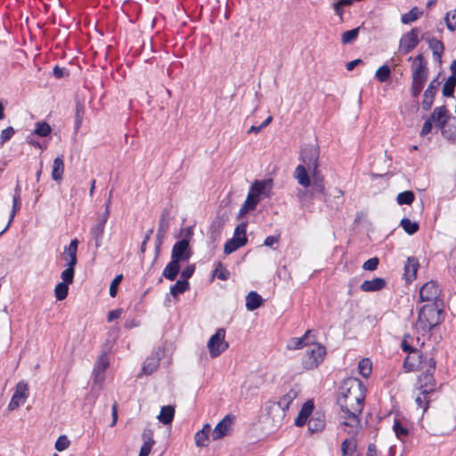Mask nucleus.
Instances as JSON below:
<instances>
[{
  "mask_svg": "<svg viewBox=\"0 0 456 456\" xmlns=\"http://www.w3.org/2000/svg\"><path fill=\"white\" fill-rule=\"evenodd\" d=\"M364 397V387L358 379L348 378L339 387L337 401L341 409V425L348 435H356L360 430L359 414L363 408Z\"/></svg>",
  "mask_w": 456,
  "mask_h": 456,
  "instance_id": "1",
  "label": "nucleus"
},
{
  "mask_svg": "<svg viewBox=\"0 0 456 456\" xmlns=\"http://www.w3.org/2000/svg\"><path fill=\"white\" fill-rule=\"evenodd\" d=\"M273 181L271 178L255 180L248 190L246 200L241 205L237 218L243 217L248 212L256 209L262 199L270 198L273 194Z\"/></svg>",
  "mask_w": 456,
  "mask_h": 456,
  "instance_id": "2",
  "label": "nucleus"
},
{
  "mask_svg": "<svg viewBox=\"0 0 456 456\" xmlns=\"http://www.w3.org/2000/svg\"><path fill=\"white\" fill-rule=\"evenodd\" d=\"M303 164H299L294 172V177L297 183L304 188H308L311 179L308 174L314 173L319 170V149L310 145L305 147L300 154Z\"/></svg>",
  "mask_w": 456,
  "mask_h": 456,
  "instance_id": "3",
  "label": "nucleus"
},
{
  "mask_svg": "<svg viewBox=\"0 0 456 456\" xmlns=\"http://www.w3.org/2000/svg\"><path fill=\"white\" fill-rule=\"evenodd\" d=\"M444 304L436 305L425 304L419 311L418 319L415 322V330L425 335L431 330L437 327L444 321Z\"/></svg>",
  "mask_w": 456,
  "mask_h": 456,
  "instance_id": "4",
  "label": "nucleus"
},
{
  "mask_svg": "<svg viewBox=\"0 0 456 456\" xmlns=\"http://www.w3.org/2000/svg\"><path fill=\"white\" fill-rule=\"evenodd\" d=\"M412 80L411 86V95L417 98L422 92L428 80V69L425 63L422 54H418L412 62Z\"/></svg>",
  "mask_w": 456,
  "mask_h": 456,
  "instance_id": "5",
  "label": "nucleus"
},
{
  "mask_svg": "<svg viewBox=\"0 0 456 456\" xmlns=\"http://www.w3.org/2000/svg\"><path fill=\"white\" fill-rule=\"evenodd\" d=\"M311 179V183L308 187L310 190H300L297 196L301 202H305L307 199L325 200L327 198V191L325 188L324 177L321 171L308 174Z\"/></svg>",
  "mask_w": 456,
  "mask_h": 456,
  "instance_id": "6",
  "label": "nucleus"
},
{
  "mask_svg": "<svg viewBox=\"0 0 456 456\" xmlns=\"http://www.w3.org/2000/svg\"><path fill=\"white\" fill-rule=\"evenodd\" d=\"M326 354V348L315 342L314 338L312 342L306 346L305 354L302 359L303 367L305 370H314L319 366L323 361Z\"/></svg>",
  "mask_w": 456,
  "mask_h": 456,
  "instance_id": "7",
  "label": "nucleus"
},
{
  "mask_svg": "<svg viewBox=\"0 0 456 456\" xmlns=\"http://www.w3.org/2000/svg\"><path fill=\"white\" fill-rule=\"evenodd\" d=\"M425 369L421 371L416 383V388L423 391L424 394H431L436 389V381L434 372L436 370L435 359H428L425 363Z\"/></svg>",
  "mask_w": 456,
  "mask_h": 456,
  "instance_id": "8",
  "label": "nucleus"
},
{
  "mask_svg": "<svg viewBox=\"0 0 456 456\" xmlns=\"http://www.w3.org/2000/svg\"><path fill=\"white\" fill-rule=\"evenodd\" d=\"M228 346L229 344L225 341V330L223 328L218 329L208 342V349L213 358L219 356Z\"/></svg>",
  "mask_w": 456,
  "mask_h": 456,
  "instance_id": "9",
  "label": "nucleus"
},
{
  "mask_svg": "<svg viewBox=\"0 0 456 456\" xmlns=\"http://www.w3.org/2000/svg\"><path fill=\"white\" fill-rule=\"evenodd\" d=\"M445 117V106L436 107L433 112L427 118L426 121L423 124V126L420 131V136L424 137L428 135L433 126L439 129V126L443 123L444 118Z\"/></svg>",
  "mask_w": 456,
  "mask_h": 456,
  "instance_id": "10",
  "label": "nucleus"
},
{
  "mask_svg": "<svg viewBox=\"0 0 456 456\" xmlns=\"http://www.w3.org/2000/svg\"><path fill=\"white\" fill-rule=\"evenodd\" d=\"M428 359H434L428 354H423L418 349L412 350L408 354L407 357L404 360V366L409 370H423L425 369V363Z\"/></svg>",
  "mask_w": 456,
  "mask_h": 456,
  "instance_id": "11",
  "label": "nucleus"
},
{
  "mask_svg": "<svg viewBox=\"0 0 456 456\" xmlns=\"http://www.w3.org/2000/svg\"><path fill=\"white\" fill-rule=\"evenodd\" d=\"M419 32L418 28H413L402 36L398 47V52L401 54H408L418 45L419 42Z\"/></svg>",
  "mask_w": 456,
  "mask_h": 456,
  "instance_id": "12",
  "label": "nucleus"
},
{
  "mask_svg": "<svg viewBox=\"0 0 456 456\" xmlns=\"http://www.w3.org/2000/svg\"><path fill=\"white\" fill-rule=\"evenodd\" d=\"M28 387L24 381H20L16 385L15 391L9 403L8 408L13 411L22 405L28 397Z\"/></svg>",
  "mask_w": 456,
  "mask_h": 456,
  "instance_id": "13",
  "label": "nucleus"
},
{
  "mask_svg": "<svg viewBox=\"0 0 456 456\" xmlns=\"http://www.w3.org/2000/svg\"><path fill=\"white\" fill-rule=\"evenodd\" d=\"M443 123L439 126V129L441 130L442 135L449 140L455 141L456 140V118L452 116V114L445 108V117L444 118Z\"/></svg>",
  "mask_w": 456,
  "mask_h": 456,
  "instance_id": "14",
  "label": "nucleus"
},
{
  "mask_svg": "<svg viewBox=\"0 0 456 456\" xmlns=\"http://www.w3.org/2000/svg\"><path fill=\"white\" fill-rule=\"evenodd\" d=\"M191 257L188 239H182L176 241L172 248L171 259L177 262L188 261Z\"/></svg>",
  "mask_w": 456,
  "mask_h": 456,
  "instance_id": "15",
  "label": "nucleus"
},
{
  "mask_svg": "<svg viewBox=\"0 0 456 456\" xmlns=\"http://www.w3.org/2000/svg\"><path fill=\"white\" fill-rule=\"evenodd\" d=\"M419 299L430 305L444 303L439 287H419Z\"/></svg>",
  "mask_w": 456,
  "mask_h": 456,
  "instance_id": "16",
  "label": "nucleus"
},
{
  "mask_svg": "<svg viewBox=\"0 0 456 456\" xmlns=\"http://www.w3.org/2000/svg\"><path fill=\"white\" fill-rule=\"evenodd\" d=\"M439 86L440 82L438 80V77L430 81L428 88L424 91L423 94V100L421 102V108L423 110L428 111L431 109Z\"/></svg>",
  "mask_w": 456,
  "mask_h": 456,
  "instance_id": "17",
  "label": "nucleus"
},
{
  "mask_svg": "<svg viewBox=\"0 0 456 456\" xmlns=\"http://www.w3.org/2000/svg\"><path fill=\"white\" fill-rule=\"evenodd\" d=\"M163 353V349L159 347L148 356L143 362L142 372L145 375L153 373L159 368Z\"/></svg>",
  "mask_w": 456,
  "mask_h": 456,
  "instance_id": "18",
  "label": "nucleus"
},
{
  "mask_svg": "<svg viewBox=\"0 0 456 456\" xmlns=\"http://www.w3.org/2000/svg\"><path fill=\"white\" fill-rule=\"evenodd\" d=\"M232 420L233 416L228 414L219 421L212 431V439L216 441L227 436L231 430Z\"/></svg>",
  "mask_w": 456,
  "mask_h": 456,
  "instance_id": "19",
  "label": "nucleus"
},
{
  "mask_svg": "<svg viewBox=\"0 0 456 456\" xmlns=\"http://www.w3.org/2000/svg\"><path fill=\"white\" fill-rule=\"evenodd\" d=\"M110 362L106 354H102L96 361L93 375L94 383H102L105 379V370Z\"/></svg>",
  "mask_w": 456,
  "mask_h": 456,
  "instance_id": "20",
  "label": "nucleus"
},
{
  "mask_svg": "<svg viewBox=\"0 0 456 456\" xmlns=\"http://www.w3.org/2000/svg\"><path fill=\"white\" fill-rule=\"evenodd\" d=\"M266 411L272 419L273 426L280 427L286 416V411L276 402H270L266 406Z\"/></svg>",
  "mask_w": 456,
  "mask_h": 456,
  "instance_id": "21",
  "label": "nucleus"
},
{
  "mask_svg": "<svg viewBox=\"0 0 456 456\" xmlns=\"http://www.w3.org/2000/svg\"><path fill=\"white\" fill-rule=\"evenodd\" d=\"M419 266V262L415 257L407 258L403 267V279L405 280L406 283H411L416 279Z\"/></svg>",
  "mask_w": 456,
  "mask_h": 456,
  "instance_id": "22",
  "label": "nucleus"
},
{
  "mask_svg": "<svg viewBox=\"0 0 456 456\" xmlns=\"http://www.w3.org/2000/svg\"><path fill=\"white\" fill-rule=\"evenodd\" d=\"M313 338L312 330H308L303 337L290 338L288 341L286 347L289 350H297L306 347L312 342Z\"/></svg>",
  "mask_w": 456,
  "mask_h": 456,
  "instance_id": "23",
  "label": "nucleus"
},
{
  "mask_svg": "<svg viewBox=\"0 0 456 456\" xmlns=\"http://www.w3.org/2000/svg\"><path fill=\"white\" fill-rule=\"evenodd\" d=\"M170 226V213L168 209H164L160 215L159 222V227H158V232H157V240H158V246H159L162 242V239L167 232Z\"/></svg>",
  "mask_w": 456,
  "mask_h": 456,
  "instance_id": "24",
  "label": "nucleus"
},
{
  "mask_svg": "<svg viewBox=\"0 0 456 456\" xmlns=\"http://www.w3.org/2000/svg\"><path fill=\"white\" fill-rule=\"evenodd\" d=\"M78 240L73 239L70 243L64 248L63 255L66 260L67 265L75 266L77 265V251Z\"/></svg>",
  "mask_w": 456,
  "mask_h": 456,
  "instance_id": "25",
  "label": "nucleus"
},
{
  "mask_svg": "<svg viewBox=\"0 0 456 456\" xmlns=\"http://www.w3.org/2000/svg\"><path fill=\"white\" fill-rule=\"evenodd\" d=\"M325 417L322 413H314L308 420V430L311 433L321 432L325 428Z\"/></svg>",
  "mask_w": 456,
  "mask_h": 456,
  "instance_id": "26",
  "label": "nucleus"
},
{
  "mask_svg": "<svg viewBox=\"0 0 456 456\" xmlns=\"http://www.w3.org/2000/svg\"><path fill=\"white\" fill-rule=\"evenodd\" d=\"M313 410L314 404L312 402L308 401L305 403L295 419V425L297 427H303L307 422V419L310 417Z\"/></svg>",
  "mask_w": 456,
  "mask_h": 456,
  "instance_id": "27",
  "label": "nucleus"
},
{
  "mask_svg": "<svg viewBox=\"0 0 456 456\" xmlns=\"http://www.w3.org/2000/svg\"><path fill=\"white\" fill-rule=\"evenodd\" d=\"M64 173V161L62 157H56L53 163L52 167V179L56 183H60L62 180V175Z\"/></svg>",
  "mask_w": 456,
  "mask_h": 456,
  "instance_id": "28",
  "label": "nucleus"
},
{
  "mask_svg": "<svg viewBox=\"0 0 456 456\" xmlns=\"http://www.w3.org/2000/svg\"><path fill=\"white\" fill-rule=\"evenodd\" d=\"M180 262L171 259L162 272V276L174 281L180 272Z\"/></svg>",
  "mask_w": 456,
  "mask_h": 456,
  "instance_id": "29",
  "label": "nucleus"
},
{
  "mask_svg": "<svg viewBox=\"0 0 456 456\" xmlns=\"http://www.w3.org/2000/svg\"><path fill=\"white\" fill-rule=\"evenodd\" d=\"M20 189L18 185L16 187V189L14 191V194L12 196V211L10 214L9 222H8L7 225L5 226V228L0 232V235L3 234L9 228V226L11 225L12 222L14 219L16 213L20 210Z\"/></svg>",
  "mask_w": 456,
  "mask_h": 456,
  "instance_id": "30",
  "label": "nucleus"
},
{
  "mask_svg": "<svg viewBox=\"0 0 456 456\" xmlns=\"http://www.w3.org/2000/svg\"><path fill=\"white\" fill-rule=\"evenodd\" d=\"M264 303L263 297L256 291H250L246 296V308L248 311H254L259 308Z\"/></svg>",
  "mask_w": 456,
  "mask_h": 456,
  "instance_id": "31",
  "label": "nucleus"
},
{
  "mask_svg": "<svg viewBox=\"0 0 456 456\" xmlns=\"http://www.w3.org/2000/svg\"><path fill=\"white\" fill-rule=\"evenodd\" d=\"M211 430V426L207 423L203 428L198 431L194 436L195 444L198 447H205L208 445V436Z\"/></svg>",
  "mask_w": 456,
  "mask_h": 456,
  "instance_id": "32",
  "label": "nucleus"
},
{
  "mask_svg": "<svg viewBox=\"0 0 456 456\" xmlns=\"http://www.w3.org/2000/svg\"><path fill=\"white\" fill-rule=\"evenodd\" d=\"M104 229L105 225L102 224H95L91 229H90V236L92 240H94L95 248H98L102 246L103 234H104Z\"/></svg>",
  "mask_w": 456,
  "mask_h": 456,
  "instance_id": "33",
  "label": "nucleus"
},
{
  "mask_svg": "<svg viewBox=\"0 0 456 456\" xmlns=\"http://www.w3.org/2000/svg\"><path fill=\"white\" fill-rule=\"evenodd\" d=\"M298 390L297 388H290L278 402H276L285 411L289 408V405L297 398Z\"/></svg>",
  "mask_w": 456,
  "mask_h": 456,
  "instance_id": "34",
  "label": "nucleus"
},
{
  "mask_svg": "<svg viewBox=\"0 0 456 456\" xmlns=\"http://www.w3.org/2000/svg\"><path fill=\"white\" fill-rule=\"evenodd\" d=\"M86 115V108L85 105L79 102H76L75 106V120H74V131L77 134L82 124Z\"/></svg>",
  "mask_w": 456,
  "mask_h": 456,
  "instance_id": "35",
  "label": "nucleus"
},
{
  "mask_svg": "<svg viewBox=\"0 0 456 456\" xmlns=\"http://www.w3.org/2000/svg\"><path fill=\"white\" fill-rule=\"evenodd\" d=\"M175 416V408L171 405L163 406L160 410V412L158 416V419L159 422L167 425L170 424Z\"/></svg>",
  "mask_w": 456,
  "mask_h": 456,
  "instance_id": "36",
  "label": "nucleus"
},
{
  "mask_svg": "<svg viewBox=\"0 0 456 456\" xmlns=\"http://www.w3.org/2000/svg\"><path fill=\"white\" fill-rule=\"evenodd\" d=\"M350 438L345 439L341 444V452L343 456L353 455L356 450V441L354 439L355 435H350Z\"/></svg>",
  "mask_w": 456,
  "mask_h": 456,
  "instance_id": "37",
  "label": "nucleus"
},
{
  "mask_svg": "<svg viewBox=\"0 0 456 456\" xmlns=\"http://www.w3.org/2000/svg\"><path fill=\"white\" fill-rule=\"evenodd\" d=\"M427 42L428 44L429 48L431 49V51L433 53V55L435 57L438 58L439 60H441L442 54L444 51V46L443 42L436 37L428 38Z\"/></svg>",
  "mask_w": 456,
  "mask_h": 456,
  "instance_id": "38",
  "label": "nucleus"
},
{
  "mask_svg": "<svg viewBox=\"0 0 456 456\" xmlns=\"http://www.w3.org/2000/svg\"><path fill=\"white\" fill-rule=\"evenodd\" d=\"M195 272V265H189L182 272L180 279L174 285H190L188 280Z\"/></svg>",
  "mask_w": 456,
  "mask_h": 456,
  "instance_id": "39",
  "label": "nucleus"
},
{
  "mask_svg": "<svg viewBox=\"0 0 456 456\" xmlns=\"http://www.w3.org/2000/svg\"><path fill=\"white\" fill-rule=\"evenodd\" d=\"M247 226H248L247 222H242L240 224H238L234 230L232 239H233V240L238 239L240 241H243V244H246L248 242V238H247V233H246Z\"/></svg>",
  "mask_w": 456,
  "mask_h": 456,
  "instance_id": "40",
  "label": "nucleus"
},
{
  "mask_svg": "<svg viewBox=\"0 0 456 456\" xmlns=\"http://www.w3.org/2000/svg\"><path fill=\"white\" fill-rule=\"evenodd\" d=\"M422 14V12L418 7H412L408 12L403 13L401 17V21L403 24H410L411 22L418 20Z\"/></svg>",
  "mask_w": 456,
  "mask_h": 456,
  "instance_id": "41",
  "label": "nucleus"
},
{
  "mask_svg": "<svg viewBox=\"0 0 456 456\" xmlns=\"http://www.w3.org/2000/svg\"><path fill=\"white\" fill-rule=\"evenodd\" d=\"M400 225L409 235H413L419 229V225L417 222H412L411 219L406 217L401 220Z\"/></svg>",
  "mask_w": 456,
  "mask_h": 456,
  "instance_id": "42",
  "label": "nucleus"
},
{
  "mask_svg": "<svg viewBox=\"0 0 456 456\" xmlns=\"http://www.w3.org/2000/svg\"><path fill=\"white\" fill-rule=\"evenodd\" d=\"M456 87V77L449 76L443 86V95L444 97H452Z\"/></svg>",
  "mask_w": 456,
  "mask_h": 456,
  "instance_id": "43",
  "label": "nucleus"
},
{
  "mask_svg": "<svg viewBox=\"0 0 456 456\" xmlns=\"http://www.w3.org/2000/svg\"><path fill=\"white\" fill-rule=\"evenodd\" d=\"M360 27L347 30L341 35V41L343 45L350 44L355 41L358 37Z\"/></svg>",
  "mask_w": 456,
  "mask_h": 456,
  "instance_id": "44",
  "label": "nucleus"
},
{
  "mask_svg": "<svg viewBox=\"0 0 456 456\" xmlns=\"http://www.w3.org/2000/svg\"><path fill=\"white\" fill-rule=\"evenodd\" d=\"M390 75L391 69L387 64H385L377 69L375 78L380 83H385L388 80Z\"/></svg>",
  "mask_w": 456,
  "mask_h": 456,
  "instance_id": "45",
  "label": "nucleus"
},
{
  "mask_svg": "<svg viewBox=\"0 0 456 456\" xmlns=\"http://www.w3.org/2000/svg\"><path fill=\"white\" fill-rule=\"evenodd\" d=\"M143 437H144V443L140 449L139 456H149V454L151 453V448L154 444V440L151 436V434H150V436H147L146 433H144Z\"/></svg>",
  "mask_w": 456,
  "mask_h": 456,
  "instance_id": "46",
  "label": "nucleus"
},
{
  "mask_svg": "<svg viewBox=\"0 0 456 456\" xmlns=\"http://www.w3.org/2000/svg\"><path fill=\"white\" fill-rule=\"evenodd\" d=\"M358 370L359 373L364 377L367 378L371 373L372 370V363L370 359L363 358L358 363Z\"/></svg>",
  "mask_w": 456,
  "mask_h": 456,
  "instance_id": "47",
  "label": "nucleus"
},
{
  "mask_svg": "<svg viewBox=\"0 0 456 456\" xmlns=\"http://www.w3.org/2000/svg\"><path fill=\"white\" fill-rule=\"evenodd\" d=\"M245 244H243V241H240V240L236 239H230L228 240L224 248V252L227 255L233 253L240 248L243 247Z\"/></svg>",
  "mask_w": 456,
  "mask_h": 456,
  "instance_id": "48",
  "label": "nucleus"
},
{
  "mask_svg": "<svg viewBox=\"0 0 456 456\" xmlns=\"http://www.w3.org/2000/svg\"><path fill=\"white\" fill-rule=\"evenodd\" d=\"M444 23L450 31H456V9L451 10L445 13Z\"/></svg>",
  "mask_w": 456,
  "mask_h": 456,
  "instance_id": "49",
  "label": "nucleus"
},
{
  "mask_svg": "<svg viewBox=\"0 0 456 456\" xmlns=\"http://www.w3.org/2000/svg\"><path fill=\"white\" fill-rule=\"evenodd\" d=\"M415 199L411 191H405L397 195L396 201L399 205H411Z\"/></svg>",
  "mask_w": 456,
  "mask_h": 456,
  "instance_id": "50",
  "label": "nucleus"
},
{
  "mask_svg": "<svg viewBox=\"0 0 456 456\" xmlns=\"http://www.w3.org/2000/svg\"><path fill=\"white\" fill-rule=\"evenodd\" d=\"M393 430L398 439L403 441L409 434L407 428L403 427L402 423L395 419L393 425Z\"/></svg>",
  "mask_w": 456,
  "mask_h": 456,
  "instance_id": "51",
  "label": "nucleus"
},
{
  "mask_svg": "<svg viewBox=\"0 0 456 456\" xmlns=\"http://www.w3.org/2000/svg\"><path fill=\"white\" fill-rule=\"evenodd\" d=\"M429 394H424L423 391H419V394L415 398V403L419 409L424 413L428 408L429 400L428 399Z\"/></svg>",
  "mask_w": 456,
  "mask_h": 456,
  "instance_id": "52",
  "label": "nucleus"
},
{
  "mask_svg": "<svg viewBox=\"0 0 456 456\" xmlns=\"http://www.w3.org/2000/svg\"><path fill=\"white\" fill-rule=\"evenodd\" d=\"M74 267L69 266L61 273L62 281L58 282L56 285H69L72 282L74 277Z\"/></svg>",
  "mask_w": 456,
  "mask_h": 456,
  "instance_id": "53",
  "label": "nucleus"
},
{
  "mask_svg": "<svg viewBox=\"0 0 456 456\" xmlns=\"http://www.w3.org/2000/svg\"><path fill=\"white\" fill-rule=\"evenodd\" d=\"M52 128L46 122H38L37 123V126L35 129V134L41 136L45 137L51 134Z\"/></svg>",
  "mask_w": 456,
  "mask_h": 456,
  "instance_id": "54",
  "label": "nucleus"
},
{
  "mask_svg": "<svg viewBox=\"0 0 456 456\" xmlns=\"http://www.w3.org/2000/svg\"><path fill=\"white\" fill-rule=\"evenodd\" d=\"M15 130L12 126H8L1 131L0 144L4 145L13 136Z\"/></svg>",
  "mask_w": 456,
  "mask_h": 456,
  "instance_id": "55",
  "label": "nucleus"
},
{
  "mask_svg": "<svg viewBox=\"0 0 456 456\" xmlns=\"http://www.w3.org/2000/svg\"><path fill=\"white\" fill-rule=\"evenodd\" d=\"M214 276L217 277L221 281H226L230 276V272L219 264L214 271Z\"/></svg>",
  "mask_w": 456,
  "mask_h": 456,
  "instance_id": "56",
  "label": "nucleus"
},
{
  "mask_svg": "<svg viewBox=\"0 0 456 456\" xmlns=\"http://www.w3.org/2000/svg\"><path fill=\"white\" fill-rule=\"evenodd\" d=\"M69 445V440L66 436H61L56 443H55V449L59 452L66 450Z\"/></svg>",
  "mask_w": 456,
  "mask_h": 456,
  "instance_id": "57",
  "label": "nucleus"
},
{
  "mask_svg": "<svg viewBox=\"0 0 456 456\" xmlns=\"http://www.w3.org/2000/svg\"><path fill=\"white\" fill-rule=\"evenodd\" d=\"M379 260L378 257H371L364 262L362 268L367 271H374L379 265Z\"/></svg>",
  "mask_w": 456,
  "mask_h": 456,
  "instance_id": "58",
  "label": "nucleus"
},
{
  "mask_svg": "<svg viewBox=\"0 0 456 456\" xmlns=\"http://www.w3.org/2000/svg\"><path fill=\"white\" fill-rule=\"evenodd\" d=\"M189 287H171L170 289V295L174 298V301L175 302L177 297L183 294Z\"/></svg>",
  "mask_w": 456,
  "mask_h": 456,
  "instance_id": "59",
  "label": "nucleus"
},
{
  "mask_svg": "<svg viewBox=\"0 0 456 456\" xmlns=\"http://www.w3.org/2000/svg\"><path fill=\"white\" fill-rule=\"evenodd\" d=\"M68 291L69 287H55L54 294L58 300H63L67 297Z\"/></svg>",
  "mask_w": 456,
  "mask_h": 456,
  "instance_id": "60",
  "label": "nucleus"
},
{
  "mask_svg": "<svg viewBox=\"0 0 456 456\" xmlns=\"http://www.w3.org/2000/svg\"><path fill=\"white\" fill-rule=\"evenodd\" d=\"M122 313H123L122 308L110 311L108 313V316H107L108 322H110L114 321L115 319L119 318L121 316Z\"/></svg>",
  "mask_w": 456,
  "mask_h": 456,
  "instance_id": "61",
  "label": "nucleus"
},
{
  "mask_svg": "<svg viewBox=\"0 0 456 456\" xmlns=\"http://www.w3.org/2000/svg\"><path fill=\"white\" fill-rule=\"evenodd\" d=\"M278 242H279L278 236L269 235L265 238V240L264 241V245L266 247H273L274 244H278Z\"/></svg>",
  "mask_w": 456,
  "mask_h": 456,
  "instance_id": "62",
  "label": "nucleus"
},
{
  "mask_svg": "<svg viewBox=\"0 0 456 456\" xmlns=\"http://www.w3.org/2000/svg\"><path fill=\"white\" fill-rule=\"evenodd\" d=\"M153 233V229H150L147 231L145 236H144V239L142 242V245H141V251L143 253L145 251V248H146V244L148 243V241L150 240L151 239V236L152 235Z\"/></svg>",
  "mask_w": 456,
  "mask_h": 456,
  "instance_id": "63",
  "label": "nucleus"
},
{
  "mask_svg": "<svg viewBox=\"0 0 456 456\" xmlns=\"http://www.w3.org/2000/svg\"><path fill=\"white\" fill-rule=\"evenodd\" d=\"M333 10H334L336 15H338L340 18V20H342L343 16H344L343 6L339 5L338 3H335L333 4Z\"/></svg>",
  "mask_w": 456,
  "mask_h": 456,
  "instance_id": "64",
  "label": "nucleus"
}]
</instances>
